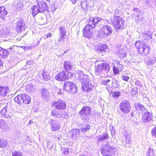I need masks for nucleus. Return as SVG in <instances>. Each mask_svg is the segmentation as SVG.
Returning a JSON list of instances; mask_svg holds the SVG:
<instances>
[{
  "instance_id": "obj_60",
  "label": "nucleus",
  "mask_w": 156,
  "mask_h": 156,
  "mask_svg": "<svg viewBox=\"0 0 156 156\" xmlns=\"http://www.w3.org/2000/svg\"><path fill=\"white\" fill-rule=\"evenodd\" d=\"M152 135L156 136V127H155L151 130Z\"/></svg>"
},
{
  "instance_id": "obj_29",
  "label": "nucleus",
  "mask_w": 156,
  "mask_h": 156,
  "mask_svg": "<svg viewBox=\"0 0 156 156\" xmlns=\"http://www.w3.org/2000/svg\"><path fill=\"white\" fill-rule=\"evenodd\" d=\"M9 54V52L6 49L0 47V57L4 58L7 57Z\"/></svg>"
},
{
  "instance_id": "obj_50",
  "label": "nucleus",
  "mask_w": 156,
  "mask_h": 156,
  "mask_svg": "<svg viewBox=\"0 0 156 156\" xmlns=\"http://www.w3.org/2000/svg\"><path fill=\"white\" fill-rule=\"evenodd\" d=\"M113 72L114 74L117 75L118 74L119 72V70L118 68L115 66H114L113 67Z\"/></svg>"
},
{
  "instance_id": "obj_31",
  "label": "nucleus",
  "mask_w": 156,
  "mask_h": 156,
  "mask_svg": "<svg viewBox=\"0 0 156 156\" xmlns=\"http://www.w3.org/2000/svg\"><path fill=\"white\" fill-rule=\"evenodd\" d=\"M131 140L130 139V136L129 135H125V137L123 139V141L122 142L123 145L125 146V147H127V144H129L131 143Z\"/></svg>"
},
{
  "instance_id": "obj_15",
  "label": "nucleus",
  "mask_w": 156,
  "mask_h": 156,
  "mask_svg": "<svg viewBox=\"0 0 156 156\" xmlns=\"http://www.w3.org/2000/svg\"><path fill=\"white\" fill-rule=\"evenodd\" d=\"M69 134L71 138L77 139L80 136V130L77 129H72L70 131Z\"/></svg>"
},
{
  "instance_id": "obj_44",
  "label": "nucleus",
  "mask_w": 156,
  "mask_h": 156,
  "mask_svg": "<svg viewBox=\"0 0 156 156\" xmlns=\"http://www.w3.org/2000/svg\"><path fill=\"white\" fill-rule=\"evenodd\" d=\"M45 145L48 149H50L53 147V144L51 141L49 140H47Z\"/></svg>"
},
{
  "instance_id": "obj_62",
  "label": "nucleus",
  "mask_w": 156,
  "mask_h": 156,
  "mask_svg": "<svg viewBox=\"0 0 156 156\" xmlns=\"http://www.w3.org/2000/svg\"><path fill=\"white\" fill-rule=\"evenodd\" d=\"M5 7L3 6H2L0 7V14L2 13V12L5 9Z\"/></svg>"
},
{
  "instance_id": "obj_3",
  "label": "nucleus",
  "mask_w": 156,
  "mask_h": 156,
  "mask_svg": "<svg viewBox=\"0 0 156 156\" xmlns=\"http://www.w3.org/2000/svg\"><path fill=\"white\" fill-rule=\"evenodd\" d=\"M101 150L102 155L109 156L115 153L116 147L113 146H110L109 142H108L106 144L103 143L102 144Z\"/></svg>"
},
{
  "instance_id": "obj_33",
  "label": "nucleus",
  "mask_w": 156,
  "mask_h": 156,
  "mask_svg": "<svg viewBox=\"0 0 156 156\" xmlns=\"http://www.w3.org/2000/svg\"><path fill=\"white\" fill-rule=\"evenodd\" d=\"M142 35L144 37L143 40H144L150 41L152 38V34L150 32H147L146 33L143 34Z\"/></svg>"
},
{
  "instance_id": "obj_20",
  "label": "nucleus",
  "mask_w": 156,
  "mask_h": 156,
  "mask_svg": "<svg viewBox=\"0 0 156 156\" xmlns=\"http://www.w3.org/2000/svg\"><path fill=\"white\" fill-rule=\"evenodd\" d=\"M152 118V116L151 113L147 112L144 113L142 116V119L145 122H148Z\"/></svg>"
},
{
  "instance_id": "obj_64",
  "label": "nucleus",
  "mask_w": 156,
  "mask_h": 156,
  "mask_svg": "<svg viewBox=\"0 0 156 156\" xmlns=\"http://www.w3.org/2000/svg\"><path fill=\"white\" fill-rule=\"evenodd\" d=\"M72 2L73 4H75L78 0H70Z\"/></svg>"
},
{
  "instance_id": "obj_49",
  "label": "nucleus",
  "mask_w": 156,
  "mask_h": 156,
  "mask_svg": "<svg viewBox=\"0 0 156 156\" xmlns=\"http://www.w3.org/2000/svg\"><path fill=\"white\" fill-rule=\"evenodd\" d=\"M120 94V92L119 91H115L112 94V96L115 99L118 98Z\"/></svg>"
},
{
  "instance_id": "obj_7",
  "label": "nucleus",
  "mask_w": 156,
  "mask_h": 156,
  "mask_svg": "<svg viewBox=\"0 0 156 156\" xmlns=\"http://www.w3.org/2000/svg\"><path fill=\"white\" fill-rule=\"evenodd\" d=\"M64 88L67 91L76 93L77 91V87L73 83L68 81L64 82Z\"/></svg>"
},
{
  "instance_id": "obj_51",
  "label": "nucleus",
  "mask_w": 156,
  "mask_h": 156,
  "mask_svg": "<svg viewBox=\"0 0 156 156\" xmlns=\"http://www.w3.org/2000/svg\"><path fill=\"white\" fill-rule=\"evenodd\" d=\"M133 14L135 15L137 17V16L139 14V13H140V11L138 10V9L136 8H133L132 10Z\"/></svg>"
},
{
  "instance_id": "obj_41",
  "label": "nucleus",
  "mask_w": 156,
  "mask_h": 156,
  "mask_svg": "<svg viewBox=\"0 0 156 156\" xmlns=\"http://www.w3.org/2000/svg\"><path fill=\"white\" fill-rule=\"evenodd\" d=\"M135 107L136 109H139L142 112H144L146 110L144 106L138 102L135 104Z\"/></svg>"
},
{
  "instance_id": "obj_46",
  "label": "nucleus",
  "mask_w": 156,
  "mask_h": 156,
  "mask_svg": "<svg viewBox=\"0 0 156 156\" xmlns=\"http://www.w3.org/2000/svg\"><path fill=\"white\" fill-rule=\"evenodd\" d=\"M7 144V140H0V147H6Z\"/></svg>"
},
{
  "instance_id": "obj_18",
  "label": "nucleus",
  "mask_w": 156,
  "mask_h": 156,
  "mask_svg": "<svg viewBox=\"0 0 156 156\" xmlns=\"http://www.w3.org/2000/svg\"><path fill=\"white\" fill-rule=\"evenodd\" d=\"M38 5L40 8V12L48 11V7L46 2L43 1L40 2L38 3Z\"/></svg>"
},
{
  "instance_id": "obj_45",
  "label": "nucleus",
  "mask_w": 156,
  "mask_h": 156,
  "mask_svg": "<svg viewBox=\"0 0 156 156\" xmlns=\"http://www.w3.org/2000/svg\"><path fill=\"white\" fill-rule=\"evenodd\" d=\"M147 156H155L153 149L149 148L147 152Z\"/></svg>"
},
{
  "instance_id": "obj_16",
  "label": "nucleus",
  "mask_w": 156,
  "mask_h": 156,
  "mask_svg": "<svg viewBox=\"0 0 156 156\" xmlns=\"http://www.w3.org/2000/svg\"><path fill=\"white\" fill-rule=\"evenodd\" d=\"M91 111V109L90 107L88 106H85L83 107L80 112V114L83 115L87 116L90 114Z\"/></svg>"
},
{
  "instance_id": "obj_19",
  "label": "nucleus",
  "mask_w": 156,
  "mask_h": 156,
  "mask_svg": "<svg viewBox=\"0 0 156 156\" xmlns=\"http://www.w3.org/2000/svg\"><path fill=\"white\" fill-rule=\"evenodd\" d=\"M121 48V47H117L115 51V53L116 54H118L120 58H122L126 56V54L125 51L123 49Z\"/></svg>"
},
{
  "instance_id": "obj_63",
  "label": "nucleus",
  "mask_w": 156,
  "mask_h": 156,
  "mask_svg": "<svg viewBox=\"0 0 156 156\" xmlns=\"http://www.w3.org/2000/svg\"><path fill=\"white\" fill-rule=\"evenodd\" d=\"M51 36V34L50 33H49L46 34V36H45V37H44V38L45 39L46 38H48V37H50Z\"/></svg>"
},
{
  "instance_id": "obj_54",
  "label": "nucleus",
  "mask_w": 156,
  "mask_h": 156,
  "mask_svg": "<svg viewBox=\"0 0 156 156\" xmlns=\"http://www.w3.org/2000/svg\"><path fill=\"white\" fill-rule=\"evenodd\" d=\"M116 66L119 70L122 71L123 70L124 66L122 65L119 64V62L117 61Z\"/></svg>"
},
{
  "instance_id": "obj_27",
  "label": "nucleus",
  "mask_w": 156,
  "mask_h": 156,
  "mask_svg": "<svg viewBox=\"0 0 156 156\" xmlns=\"http://www.w3.org/2000/svg\"><path fill=\"white\" fill-rule=\"evenodd\" d=\"M150 48V47L149 46L144 44V45L143 48H141L140 49V52L141 54H144L145 55H146L148 53Z\"/></svg>"
},
{
  "instance_id": "obj_6",
  "label": "nucleus",
  "mask_w": 156,
  "mask_h": 156,
  "mask_svg": "<svg viewBox=\"0 0 156 156\" xmlns=\"http://www.w3.org/2000/svg\"><path fill=\"white\" fill-rule=\"evenodd\" d=\"M2 108L0 112L2 117L8 119H11L14 116L12 112V110L8 103L5 105V106L2 107Z\"/></svg>"
},
{
  "instance_id": "obj_40",
  "label": "nucleus",
  "mask_w": 156,
  "mask_h": 156,
  "mask_svg": "<svg viewBox=\"0 0 156 156\" xmlns=\"http://www.w3.org/2000/svg\"><path fill=\"white\" fill-rule=\"evenodd\" d=\"M15 101L19 105L22 103V94L16 96L14 98Z\"/></svg>"
},
{
  "instance_id": "obj_58",
  "label": "nucleus",
  "mask_w": 156,
  "mask_h": 156,
  "mask_svg": "<svg viewBox=\"0 0 156 156\" xmlns=\"http://www.w3.org/2000/svg\"><path fill=\"white\" fill-rule=\"evenodd\" d=\"M73 75L72 73L70 72H68L67 74L66 73V80L68 79L69 78H70L71 76Z\"/></svg>"
},
{
  "instance_id": "obj_23",
  "label": "nucleus",
  "mask_w": 156,
  "mask_h": 156,
  "mask_svg": "<svg viewBox=\"0 0 156 156\" xmlns=\"http://www.w3.org/2000/svg\"><path fill=\"white\" fill-rule=\"evenodd\" d=\"M63 111H58L55 109H53L51 111V115L56 118H60L62 117Z\"/></svg>"
},
{
  "instance_id": "obj_43",
  "label": "nucleus",
  "mask_w": 156,
  "mask_h": 156,
  "mask_svg": "<svg viewBox=\"0 0 156 156\" xmlns=\"http://www.w3.org/2000/svg\"><path fill=\"white\" fill-rule=\"evenodd\" d=\"M42 75L44 79L45 80H47L50 79V76L48 73L47 72L44 71L42 73Z\"/></svg>"
},
{
  "instance_id": "obj_52",
  "label": "nucleus",
  "mask_w": 156,
  "mask_h": 156,
  "mask_svg": "<svg viewBox=\"0 0 156 156\" xmlns=\"http://www.w3.org/2000/svg\"><path fill=\"white\" fill-rule=\"evenodd\" d=\"M62 152L66 155H67L69 153V148H62L61 149Z\"/></svg>"
},
{
  "instance_id": "obj_14",
  "label": "nucleus",
  "mask_w": 156,
  "mask_h": 156,
  "mask_svg": "<svg viewBox=\"0 0 156 156\" xmlns=\"http://www.w3.org/2000/svg\"><path fill=\"white\" fill-rule=\"evenodd\" d=\"M96 51L99 53H107L109 52L108 47L105 44H102L99 46L96 49Z\"/></svg>"
},
{
  "instance_id": "obj_56",
  "label": "nucleus",
  "mask_w": 156,
  "mask_h": 156,
  "mask_svg": "<svg viewBox=\"0 0 156 156\" xmlns=\"http://www.w3.org/2000/svg\"><path fill=\"white\" fill-rule=\"evenodd\" d=\"M121 78L122 80L128 82L129 79V77L127 75H122L121 76Z\"/></svg>"
},
{
  "instance_id": "obj_9",
  "label": "nucleus",
  "mask_w": 156,
  "mask_h": 156,
  "mask_svg": "<svg viewBox=\"0 0 156 156\" xmlns=\"http://www.w3.org/2000/svg\"><path fill=\"white\" fill-rule=\"evenodd\" d=\"M96 67V73L98 74H101L105 71L109 72L110 70L109 65L106 62H102Z\"/></svg>"
},
{
  "instance_id": "obj_39",
  "label": "nucleus",
  "mask_w": 156,
  "mask_h": 156,
  "mask_svg": "<svg viewBox=\"0 0 156 156\" xmlns=\"http://www.w3.org/2000/svg\"><path fill=\"white\" fill-rule=\"evenodd\" d=\"M26 88L28 92L33 93L35 91V89L32 84H30L27 86Z\"/></svg>"
},
{
  "instance_id": "obj_38",
  "label": "nucleus",
  "mask_w": 156,
  "mask_h": 156,
  "mask_svg": "<svg viewBox=\"0 0 156 156\" xmlns=\"http://www.w3.org/2000/svg\"><path fill=\"white\" fill-rule=\"evenodd\" d=\"M64 67L65 69L67 71H69L72 69V64L69 62H65Z\"/></svg>"
},
{
  "instance_id": "obj_47",
  "label": "nucleus",
  "mask_w": 156,
  "mask_h": 156,
  "mask_svg": "<svg viewBox=\"0 0 156 156\" xmlns=\"http://www.w3.org/2000/svg\"><path fill=\"white\" fill-rule=\"evenodd\" d=\"M135 84L140 87H141L144 85L143 81L142 80L141 81L139 80H136L135 82Z\"/></svg>"
},
{
  "instance_id": "obj_13",
  "label": "nucleus",
  "mask_w": 156,
  "mask_h": 156,
  "mask_svg": "<svg viewBox=\"0 0 156 156\" xmlns=\"http://www.w3.org/2000/svg\"><path fill=\"white\" fill-rule=\"evenodd\" d=\"M59 38L58 40L59 41H63L66 36L67 30L65 27L63 26L60 27L59 28Z\"/></svg>"
},
{
  "instance_id": "obj_28",
  "label": "nucleus",
  "mask_w": 156,
  "mask_h": 156,
  "mask_svg": "<svg viewBox=\"0 0 156 156\" xmlns=\"http://www.w3.org/2000/svg\"><path fill=\"white\" fill-rule=\"evenodd\" d=\"M145 61L146 64L148 65H152L154 64L156 62V59L155 57H146L145 58Z\"/></svg>"
},
{
  "instance_id": "obj_11",
  "label": "nucleus",
  "mask_w": 156,
  "mask_h": 156,
  "mask_svg": "<svg viewBox=\"0 0 156 156\" xmlns=\"http://www.w3.org/2000/svg\"><path fill=\"white\" fill-rule=\"evenodd\" d=\"M14 26L17 31H21L24 29L25 23L22 19H16L14 20Z\"/></svg>"
},
{
  "instance_id": "obj_34",
  "label": "nucleus",
  "mask_w": 156,
  "mask_h": 156,
  "mask_svg": "<svg viewBox=\"0 0 156 156\" xmlns=\"http://www.w3.org/2000/svg\"><path fill=\"white\" fill-rule=\"evenodd\" d=\"M81 7L85 12L84 13H86L87 12L88 7H89L88 2L86 1H85L81 3Z\"/></svg>"
},
{
  "instance_id": "obj_57",
  "label": "nucleus",
  "mask_w": 156,
  "mask_h": 156,
  "mask_svg": "<svg viewBox=\"0 0 156 156\" xmlns=\"http://www.w3.org/2000/svg\"><path fill=\"white\" fill-rule=\"evenodd\" d=\"M51 6L52 9V10H53V11H55L56 9L57 8V6L56 4L54 2L52 3Z\"/></svg>"
},
{
  "instance_id": "obj_22",
  "label": "nucleus",
  "mask_w": 156,
  "mask_h": 156,
  "mask_svg": "<svg viewBox=\"0 0 156 156\" xmlns=\"http://www.w3.org/2000/svg\"><path fill=\"white\" fill-rule=\"evenodd\" d=\"M66 73L62 71L58 73L55 76V79L58 81H64L66 80Z\"/></svg>"
},
{
  "instance_id": "obj_21",
  "label": "nucleus",
  "mask_w": 156,
  "mask_h": 156,
  "mask_svg": "<svg viewBox=\"0 0 156 156\" xmlns=\"http://www.w3.org/2000/svg\"><path fill=\"white\" fill-rule=\"evenodd\" d=\"M14 8L17 11L21 10L23 6V2L22 1H16L14 2Z\"/></svg>"
},
{
  "instance_id": "obj_37",
  "label": "nucleus",
  "mask_w": 156,
  "mask_h": 156,
  "mask_svg": "<svg viewBox=\"0 0 156 156\" xmlns=\"http://www.w3.org/2000/svg\"><path fill=\"white\" fill-rule=\"evenodd\" d=\"M81 130L83 133H84L88 130L90 128V126L88 124H82Z\"/></svg>"
},
{
  "instance_id": "obj_5",
  "label": "nucleus",
  "mask_w": 156,
  "mask_h": 156,
  "mask_svg": "<svg viewBox=\"0 0 156 156\" xmlns=\"http://www.w3.org/2000/svg\"><path fill=\"white\" fill-rule=\"evenodd\" d=\"M82 90L86 92H90L94 87L93 84L91 83L88 76H86L84 80L82 82Z\"/></svg>"
},
{
  "instance_id": "obj_2",
  "label": "nucleus",
  "mask_w": 156,
  "mask_h": 156,
  "mask_svg": "<svg viewBox=\"0 0 156 156\" xmlns=\"http://www.w3.org/2000/svg\"><path fill=\"white\" fill-rule=\"evenodd\" d=\"M108 23H112L116 32H119L120 29L122 30L124 28V20L119 16H114L112 18H111V21L110 22H108Z\"/></svg>"
},
{
  "instance_id": "obj_10",
  "label": "nucleus",
  "mask_w": 156,
  "mask_h": 156,
  "mask_svg": "<svg viewBox=\"0 0 156 156\" xmlns=\"http://www.w3.org/2000/svg\"><path fill=\"white\" fill-rule=\"evenodd\" d=\"M51 105L57 110H63L66 107L65 102L61 99H58L51 103Z\"/></svg>"
},
{
  "instance_id": "obj_55",
  "label": "nucleus",
  "mask_w": 156,
  "mask_h": 156,
  "mask_svg": "<svg viewBox=\"0 0 156 156\" xmlns=\"http://www.w3.org/2000/svg\"><path fill=\"white\" fill-rule=\"evenodd\" d=\"M110 81V79L105 78L102 80L101 83L103 84L107 85L108 84V83Z\"/></svg>"
},
{
  "instance_id": "obj_61",
  "label": "nucleus",
  "mask_w": 156,
  "mask_h": 156,
  "mask_svg": "<svg viewBox=\"0 0 156 156\" xmlns=\"http://www.w3.org/2000/svg\"><path fill=\"white\" fill-rule=\"evenodd\" d=\"M151 2V0H146V3L147 5H149Z\"/></svg>"
},
{
  "instance_id": "obj_26",
  "label": "nucleus",
  "mask_w": 156,
  "mask_h": 156,
  "mask_svg": "<svg viewBox=\"0 0 156 156\" xmlns=\"http://www.w3.org/2000/svg\"><path fill=\"white\" fill-rule=\"evenodd\" d=\"M9 89L7 86L0 87V95L2 96H5L9 92Z\"/></svg>"
},
{
  "instance_id": "obj_35",
  "label": "nucleus",
  "mask_w": 156,
  "mask_h": 156,
  "mask_svg": "<svg viewBox=\"0 0 156 156\" xmlns=\"http://www.w3.org/2000/svg\"><path fill=\"white\" fill-rule=\"evenodd\" d=\"M32 10V14L33 16H35L39 12H40V8L37 5H34L33 6Z\"/></svg>"
},
{
  "instance_id": "obj_32",
  "label": "nucleus",
  "mask_w": 156,
  "mask_h": 156,
  "mask_svg": "<svg viewBox=\"0 0 156 156\" xmlns=\"http://www.w3.org/2000/svg\"><path fill=\"white\" fill-rule=\"evenodd\" d=\"M137 19L136 20V22L137 23L139 24H142L143 23L144 20V16L142 13H139V14L137 16Z\"/></svg>"
},
{
  "instance_id": "obj_1",
  "label": "nucleus",
  "mask_w": 156,
  "mask_h": 156,
  "mask_svg": "<svg viewBox=\"0 0 156 156\" xmlns=\"http://www.w3.org/2000/svg\"><path fill=\"white\" fill-rule=\"evenodd\" d=\"M102 20L100 17L90 18L88 21V24L83 28V34L84 37L88 39L91 38L93 36V29L95 27L96 25Z\"/></svg>"
},
{
  "instance_id": "obj_12",
  "label": "nucleus",
  "mask_w": 156,
  "mask_h": 156,
  "mask_svg": "<svg viewBox=\"0 0 156 156\" xmlns=\"http://www.w3.org/2000/svg\"><path fill=\"white\" fill-rule=\"evenodd\" d=\"M48 123L50 124L51 129L52 131L58 130L60 128L59 123L56 120H51Z\"/></svg>"
},
{
  "instance_id": "obj_30",
  "label": "nucleus",
  "mask_w": 156,
  "mask_h": 156,
  "mask_svg": "<svg viewBox=\"0 0 156 156\" xmlns=\"http://www.w3.org/2000/svg\"><path fill=\"white\" fill-rule=\"evenodd\" d=\"M88 76L87 75H84L83 73L81 70L79 71L75 75V76L76 78L78 80H84L85 79V76Z\"/></svg>"
},
{
  "instance_id": "obj_36",
  "label": "nucleus",
  "mask_w": 156,
  "mask_h": 156,
  "mask_svg": "<svg viewBox=\"0 0 156 156\" xmlns=\"http://www.w3.org/2000/svg\"><path fill=\"white\" fill-rule=\"evenodd\" d=\"M0 127L4 130H6L8 129V126L4 120L2 119L0 124Z\"/></svg>"
},
{
  "instance_id": "obj_8",
  "label": "nucleus",
  "mask_w": 156,
  "mask_h": 156,
  "mask_svg": "<svg viewBox=\"0 0 156 156\" xmlns=\"http://www.w3.org/2000/svg\"><path fill=\"white\" fill-rule=\"evenodd\" d=\"M119 108L122 112L127 114L130 112L131 106L129 101L124 100L120 103Z\"/></svg>"
},
{
  "instance_id": "obj_42",
  "label": "nucleus",
  "mask_w": 156,
  "mask_h": 156,
  "mask_svg": "<svg viewBox=\"0 0 156 156\" xmlns=\"http://www.w3.org/2000/svg\"><path fill=\"white\" fill-rule=\"evenodd\" d=\"M144 44H143L141 42L139 41H136L135 45L136 48L137 49V50L140 52V49L141 48H143V47L144 45Z\"/></svg>"
},
{
  "instance_id": "obj_17",
  "label": "nucleus",
  "mask_w": 156,
  "mask_h": 156,
  "mask_svg": "<svg viewBox=\"0 0 156 156\" xmlns=\"http://www.w3.org/2000/svg\"><path fill=\"white\" fill-rule=\"evenodd\" d=\"M109 139V136L107 133H105L102 135H100L98 137V142H101L102 144L103 143L106 144L107 143V140Z\"/></svg>"
},
{
  "instance_id": "obj_48",
  "label": "nucleus",
  "mask_w": 156,
  "mask_h": 156,
  "mask_svg": "<svg viewBox=\"0 0 156 156\" xmlns=\"http://www.w3.org/2000/svg\"><path fill=\"white\" fill-rule=\"evenodd\" d=\"M12 156H23L20 151H14L12 153Z\"/></svg>"
},
{
  "instance_id": "obj_59",
  "label": "nucleus",
  "mask_w": 156,
  "mask_h": 156,
  "mask_svg": "<svg viewBox=\"0 0 156 156\" xmlns=\"http://www.w3.org/2000/svg\"><path fill=\"white\" fill-rule=\"evenodd\" d=\"M34 48V46H26L24 47V50H31Z\"/></svg>"
},
{
  "instance_id": "obj_53",
  "label": "nucleus",
  "mask_w": 156,
  "mask_h": 156,
  "mask_svg": "<svg viewBox=\"0 0 156 156\" xmlns=\"http://www.w3.org/2000/svg\"><path fill=\"white\" fill-rule=\"evenodd\" d=\"M7 13L8 12L7 10L5 9V8L4 10H3V11L2 12L0 15L1 16V18L3 19L5 16H6Z\"/></svg>"
},
{
  "instance_id": "obj_4",
  "label": "nucleus",
  "mask_w": 156,
  "mask_h": 156,
  "mask_svg": "<svg viewBox=\"0 0 156 156\" xmlns=\"http://www.w3.org/2000/svg\"><path fill=\"white\" fill-rule=\"evenodd\" d=\"M112 28L109 26L106 25L102 27L99 31L98 36L100 38L108 37L112 33Z\"/></svg>"
},
{
  "instance_id": "obj_24",
  "label": "nucleus",
  "mask_w": 156,
  "mask_h": 156,
  "mask_svg": "<svg viewBox=\"0 0 156 156\" xmlns=\"http://www.w3.org/2000/svg\"><path fill=\"white\" fill-rule=\"evenodd\" d=\"M22 103L27 104L31 102L30 97L28 94L24 93L22 94Z\"/></svg>"
},
{
  "instance_id": "obj_25",
  "label": "nucleus",
  "mask_w": 156,
  "mask_h": 156,
  "mask_svg": "<svg viewBox=\"0 0 156 156\" xmlns=\"http://www.w3.org/2000/svg\"><path fill=\"white\" fill-rule=\"evenodd\" d=\"M40 91L42 97L45 98L49 95V92L48 89L45 87L41 88L40 90Z\"/></svg>"
}]
</instances>
